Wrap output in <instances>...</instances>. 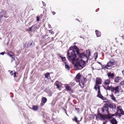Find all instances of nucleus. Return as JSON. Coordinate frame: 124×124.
Masks as SVG:
<instances>
[{
  "mask_svg": "<svg viewBox=\"0 0 124 124\" xmlns=\"http://www.w3.org/2000/svg\"><path fill=\"white\" fill-rule=\"evenodd\" d=\"M73 51L76 52L77 56L80 58H85L87 60L88 59L86 56V54L84 52L81 53L80 52V50L76 46H71L69 48V50L68 51V52H70Z\"/></svg>",
  "mask_w": 124,
  "mask_h": 124,
  "instance_id": "f257e3e1",
  "label": "nucleus"
},
{
  "mask_svg": "<svg viewBox=\"0 0 124 124\" xmlns=\"http://www.w3.org/2000/svg\"><path fill=\"white\" fill-rule=\"evenodd\" d=\"M77 53L73 51L70 52H68L67 55V57L69 60L73 64L74 63L75 61L76 60L77 57Z\"/></svg>",
  "mask_w": 124,
  "mask_h": 124,
  "instance_id": "f03ea898",
  "label": "nucleus"
},
{
  "mask_svg": "<svg viewBox=\"0 0 124 124\" xmlns=\"http://www.w3.org/2000/svg\"><path fill=\"white\" fill-rule=\"evenodd\" d=\"M86 56L88 59L87 60L85 58H81L83 60L79 61L78 63L75 64V66L77 70H81L84 67L85 64V61H87L88 60V57L87 55Z\"/></svg>",
  "mask_w": 124,
  "mask_h": 124,
  "instance_id": "7ed1b4c3",
  "label": "nucleus"
},
{
  "mask_svg": "<svg viewBox=\"0 0 124 124\" xmlns=\"http://www.w3.org/2000/svg\"><path fill=\"white\" fill-rule=\"evenodd\" d=\"M113 116H114L113 115H111L110 114L103 115L98 112L97 115L96 116V117L97 118H98L100 120H105L106 119H110Z\"/></svg>",
  "mask_w": 124,
  "mask_h": 124,
  "instance_id": "20e7f679",
  "label": "nucleus"
},
{
  "mask_svg": "<svg viewBox=\"0 0 124 124\" xmlns=\"http://www.w3.org/2000/svg\"><path fill=\"white\" fill-rule=\"evenodd\" d=\"M102 79L100 77H97L96 78L95 84L94 87V89L97 91V88H100V85L102 84Z\"/></svg>",
  "mask_w": 124,
  "mask_h": 124,
  "instance_id": "39448f33",
  "label": "nucleus"
},
{
  "mask_svg": "<svg viewBox=\"0 0 124 124\" xmlns=\"http://www.w3.org/2000/svg\"><path fill=\"white\" fill-rule=\"evenodd\" d=\"M120 87L119 86L114 87L111 85L110 86V87L108 88V90H110L114 94H116L120 92L119 88Z\"/></svg>",
  "mask_w": 124,
  "mask_h": 124,
  "instance_id": "423d86ee",
  "label": "nucleus"
},
{
  "mask_svg": "<svg viewBox=\"0 0 124 124\" xmlns=\"http://www.w3.org/2000/svg\"><path fill=\"white\" fill-rule=\"evenodd\" d=\"M110 82L109 79H106L104 81L103 86L106 90H108V88L110 87V86H109L108 85L110 84Z\"/></svg>",
  "mask_w": 124,
  "mask_h": 124,
  "instance_id": "0eeeda50",
  "label": "nucleus"
},
{
  "mask_svg": "<svg viewBox=\"0 0 124 124\" xmlns=\"http://www.w3.org/2000/svg\"><path fill=\"white\" fill-rule=\"evenodd\" d=\"M7 16V14L5 11H2L0 13V23L4 20V18Z\"/></svg>",
  "mask_w": 124,
  "mask_h": 124,
  "instance_id": "6e6552de",
  "label": "nucleus"
},
{
  "mask_svg": "<svg viewBox=\"0 0 124 124\" xmlns=\"http://www.w3.org/2000/svg\"><path fill=\"white\" fill-rule=\"evenodd\" d=\"M108 106V104H107L106 103L104 104L103 107L101 108V111L103 113H104L106 111L108 114H109V111Z\"/></svg>",
  "mask_w": 124,
  "mask_h": 124,
  "instance_id": "1a4fd4ad",
  "label": "nucleus"
},
{
  "mask_svg": "<svg viewBox=\"0 0 124 124\" xmlns=\"http://www.w3.org/2000/svg\"><path fill=\"white\" fill-rule=\"evenodd\" d=\"M114 62L110 61L108 62L107 63L106 65H105L104 68L107 69H109L113 66L114 64Z\"/></svg>",
  "mask_w": 124,
  "mask_h": 124,
  "instance_id": "9d476101",
  "label": "nucleus"
},
{
  "mask_svg": "<svg viewBox=\"0 0 124 124\" xmlns=\"http://www.w3.org/2000/svg\"><path fill=\"white\" fill-rule=\"evenodd\" d=\"M117 108V111L116 113H118L119 115L122 114L124 115V112L123 111V110L121 108V107L120 106H118Z\"/></svg>",
  "mask_w": 124,
  "mask_h": 124,
  "instance_id": "9b49d317",
  "label": "nucleus"
},
{
  "mask_svg": "<svg viewBox=\"0 0 124 124\" xmlns=\"http://www.w3.org/2000/svg\"><path fill=\"white\" fill-rule=\"evenodd\" d=\"M107 104H108V108L110 107L111 108H112L113 109H115L116 108V106L115 104L114 103H111L110 104L109 102H107L106 103Z\"/></svg>",
  "mask_w": 124,
  "mask_h": 124,
  "instance_id": "f8f14e48",
  "label": "nucleus"
},
{
  "mask_svg": "<svg viewBox=\"0 0 124 124\" xmlns=\"http://www.w3.org/2000/svg\"><path fill=\"white\" fill-rule=\"evenodd\" d=\"M81 78L80 74L79 73L78 74L74 79L75 81L76 82H78L80 81V79Z\"/></svg>",
  "mask_w": 124,
  "mask_h": 124,
  "instance_id": "ddd939ff",
  "label": "nucleus"
},
{
  "mask_svg": "<svg viewBox=\"0 0 124 124\" xmlns=\"http://www.w3.org/2000/svg\"><path fill=\"white\" fill-rule=\"evenodd\" d=\"M37 28V26L36 25H34L32 26L29 28L30 31H31L32 30L33 31H35L36 30Z\"/></svg>",
  "mask_w": 124,
  "mask_h": 124,
  "instance_id": "4468645a",
  "label": "nucleus"
},
{
  "mask_svg": "<svg viewBox=\"0 0 124 124\" xmlns=\"http://www.w3.org/2000/svg\"><path fill=\"white\" fill-rule=\"evenodd\" d=\"M108 77L109 78L113 79L114 77V74L113 73H111V72L108 73L107 74Z\"/></svg>",
  "mask_w": 124,
  "mask_h": 124,
  "instance_id": "2eb2a0df",
  "label": "nucleus"
},
{
  "mask_svg": "<svg viewBox=\"0 0 124 124\" xmlns=\"http://www.w3.org/2000/svg\"><path fill=\"white\" fill-rule=\"evenodd\" d=\"M112 124H117V122L116 120L114 118H112L111 120Z\"/></svg>",
  "mask_w": 124,
  "mask_h": 124,
  "instance_id": "dca6fc26",
  "label": "nucleus"
},
{
  "mask_svg": "<svg viewBox=\"0 0 124 124\" xmlns=\"http://www.w3.org/2000/svg\"><path fill=\"white\" fill-rule=\"evenodd\" d=\"M97 90H98V92L97 96L100 98L101 97V96H102V95L101 94L100 88H97Z\"/></svg>",
  "mask_w": 124,
  "mask_h": 124,
  "instance_id": "f3484780",
  "label": "nucleus"
},
{
  "mask_svg": "<svg viewBox=\"0 0 124 124\" xmlns=\"http://www.w3.org/2000/svg\"><path fill=\"white\" fill-rule=\"evenodd\" d=\"M13 53L12 52H10L8 53V55L10 57H11L12 59L11 60V62H12L13 60H14V59L12 57V55H13Z\"/></svg>",
  "mask_w": 124,
  "mask_h": 124,
  "instance_id": "a211bd4d",
  "label": "nucleus"
},
{
  "mask_svg": "<svg viewBox=\"0 0 124 124\" xmlns=\"http://www.w3.org/2000/svg\"><path fill=\"white\" fill-rule=\"evenodd\" d=\"M95 32L97 37H100L101 36V33L99 31L96 30L95 31Z\"/></svg>",
  "mask_w": 124,
  "mask_h": 124,
  "instance_id": "6ab92c4d",
  "label": "nucleus"
},
{
  "mask_svg": "<svg viewBox=\"0 0 124 124\" xmlns=\"http://www.w3.org/2000/svg\"><path fill=\"white\" fill-rule=\"evenodd\" d=\"M10 73L11 75H13V76L15 78L16 77V72L12 71L10 72Z\"/></svg>",
  "mask_w": 124,
  "mask_h": 124,
  "instance_id": "aec40b11",
  "label": "nucleus"
},
{
  "mask_svg": "<svg viewBox=\"0 0 124 124\" xmlns=\"http://www.w3.org/2000/svg\"><path fill=\"white\" fill-rule=\"evenodd\" d=\"M65 89L67 91H71L72 89L68 85L65 86Z\"/></svg>",
  "mask_w": 124,
  "mask_h": 124,
  "instance_id": "412c9836",
  "label": "nucleus"
},
{
  "mask_svg": "<svg viewBox=\"0 0 124 124\" xmlns=\"http://www.w3.org/2000/svg\"><path fill=\"white\" fill-rule=\"evenodd\" d=\"M111 99L115 101H116V99L113 94L110 95Z\"/></svg>",
  "mask_w": 124,
  "mask_h": 124,
  "instance_id": "4be33fe9",
  "label": "nucleus"
},
{
  "mask_svg": "<svg viewBox=\"0 0 124 124\" xmlns=\"http://www.w3.org/2000/svg\"><path fill=\"white\" fill-rule=\"evenodd\" d=\"M42 101L43 103H45L47 101V99L46 98L43 97L42 99Z\"/></svg>",
  "mask_w": 124,
  "mask_h": 124,
  "instance_id": "5701e85b",
  "label": "nucleus"
},
{
  "mask_svg": "<svg viewBox=\"0 0 124 124\" xmlns=\"http://www.w3.org/2000/svg\"><path fill=\"white\" fill-rule=\"evenodd\" d=\"M120 78L118 77H116L115 78L114 80V81L116 83H118L119 82V80H120Z\"/></svg>",
  "mask_w": 124,
  "mask_h": 124,
  "instance_id": "b1692460",
  "label": "nucleus"
},
{
  "mask_svg": "<svg viewBox=\"0 0 124 124\" xmlns=\"http://www.w3.org/2000/svg\"><path fill=\"white\" fill-rule=\"evenodd\" d=\"M65 68L67 69L68 70H69L70 69V67L68 64L66 63V62H65Z\"/></svg>",
  "mask_w": 124,
  "mask_h": 124,
  "instance_id": "393cba45",
  "label": "nucleus"
},
{
  "mask_svg": "<svg viewBox=\"0 0 124 124\" xmlns=\"http://www.w3.org/2000/svg\"><path fill=\"white\" fill-rule=\"evenodd\" d=\"M38 107L36 106H33L32 108V109L35 111L37 110L38 109Z\"/></svg>",
  "mask_w": 124,
  "mask_h": 124,
  "instance_id": "a878e982",
  "label": "nucleus"
},
{
  "mask_svg": "<svg viewBox=\"0 0 124 124\" xmlns=\"http://www.w3.org/2000/svg\"><path fill=\"white\" fill-rule=\"evenodd\" d=\"M58 82L56 81L55 83V85L57 86V88L59 89L60 88V86L59 84H58Z\"/></svg>",
  "mask_w": 124,
  "mask_h": 124,
  "instance_id": "bb28decb",
  "label": "nucleus"
},
{
  "mask_svg": "<svg viewBox=\"0 0 124 124\" xmlns=\"http://www.w3.org/2000/svg\"><path fill=\"white\" fill-rule=\"evenodd\" d=\"M86 53L88 56L89 58L91 55V52L90 50L89 49L86 50Z\"/></svg>",
  "mask_w": 124,
  "mask_h": 124,
  "instance_id": "cd10ccee",
  "label": "nucleus"
},
{
  "mask_svg": "<svg viewBox=\"0 0 124 124\" xmlns=\"http://www.w3.org/2000/svg\"><path fill=\"white\" fill-rule=\"evenodd\" d=\"M45 78H48L49 76H50V74L48 72L46 73L45 74Z\"/></svg>",
  "mask_w": 124,
  "mask_h": 124,
  "instance_id": "c85d7f7f",
  "label": "nucleus"
},
{
  "mask_svg": "<svg viewBox=\"0 0 124 124\" xmlns=\"http://www.w3.org/2000/svg\"><path fill=\"white\" fill-rule=\"evenodd\" d=\"M72 120L73 121H75L78 124V119L77 117L75 116L74 117V119H73Z\"/></svg>",
  "mask_w": 124,
  "mask_h": 124,
  "instance_id": "c756f323",
  "label": "nucleus"
},
{
  "mask_svg": "<svg viewBox=\"0 0 124 124\" xmlns=\"http://www.w3.org/2000/svg\"><path fill=\"white\" fill-rule=\"evenodd\" d=\"M32 42H29L28 44V47H32Z\"/></svg>",
  "mask_w": 124,
  "mask_h": 124,
  "instance_id": "7c9ffc66",
  "label": "nucleus"
},
{
  "mask_svg": "<svg viewBox=\"0 0 124 124\" xmlns=\"http://www.w3.org/2000/svg\"><path fill=\"white\" fill-rule=\"evenodd\" d=\"M49 31L52 34H53L54 33V32L52 31V29L49 30Z\"/></svg>",
  "mask_w": 124,
  "mask_h": 124,
  "instance_id": "2f4dec72",
  "label": "nucleus"
},
{
  "mask_svg": "<svg viewBox=\"0 0 124 124\" xmlns=\"http://www.w3.org/2000/svg\"><path fill=\"white\" fill-rule=\"evenodd\" d=\"M100 98L101 99L103 100H106V98L104 97L103 96H101V97Z\"/></svg>",
  "mask_w": 124,
  "mask_h": 124,
  "instance_id": "473e14b6",
  "label": "nucleus"
},
{
  "mask_svg": "<svg viewBox=\"0 0 124 124\" xmlns=\"http://www.w3.org/2000/svg\"><path fill=\"white\" fill-rule=\"evenodd\" d=\"M47 36V35H45L44 36L43 35L41 37V38L42 39H45L46 38V36Z\"/></svg>",
  "mask_w": 124,
  "mask_h": 124,
  "instance_id": "72a5a7b5",
  "label": "nucleus"
},
{
  "mask_svg": "<svg viewBox=\"0 0 124 124\" xmlns=\"http://www.w3.org/2000/svg\"><path fill=\"white\" fill-rule=\"evenodd\" d=\"M120 26L121 27V28H122L123 27H124V22L122 24H120Z\"/></svg>",
  "mask_w": 124,
  "mask_h": 124,
  "instance_id": "f704fd0d",
  "label": "nucleus"
},
{
  "mask_svg": "<svg viewBox=\"0 0 124 124\" xmlns=\"http://www.w3.org/2000/svg\"><path fill=\"white\" fill-rule=\"evenodd\" d=\"M36 18H37V21H39L40 20L39 17L38 16H37L36 17Z\"/></svg>",
  "mask_w": 124,
  "mask_h": 124,
  "instance_id": "c9c22d12",
  "label": "nucleus"
},
{
  "mask_svg": "<svg viewBox=\"0 0 124 124\" xmlns=\"http://www.w3.org/2000/svg\"><path fill=\"white\" fill-rule=\"evenodd\" d=\"M120 84V85H124V80L121 82Z\"/></svg>",
  "mask_w": 124,
  "mask_h": 124,
  "instance_id": "e433bc0d",
  "label": "nucleus"
},
{
  "mask_svg": "<svg viewBox=\"0 0 124 124\" xmlns=\"http://www.w3.org/2000/svg\"><path fill=\"white\" fill-rule=\"evenodd\" d=\"M62 61H65L66 60L65 57H62Z\"/></svg>",
  "mask_w": 124,
  "mask_h": 124,
  "instance_id": "4c0bfd02",
  "label": "nucleus"
},
{
  "mask_svg": "<svg viewBox=\"0 0 124 124\" xmlns=\"http://www.w3.org/2000/svg\"><path fill=\"white\" fill-rule=\"evenodd\" d=\"M75 109L77 111H78V112H79V108L76 107L75 108Z\"/></svg>",
  "mask_w": 124,
  "mask_h": 124,
  "instance_id": "58836bf2",
  "label": "nucleus"
},
{
  "mask_svg": "<svg viewBox=\"0 0 124 124\" xmlns=\"http://www.w3.org/2000/svg\"><path fill=\"white\" fill-rule=\"evenodd\" d=\"M52 13L54 15L56 13L54 11L52 12Z\"/></svg>",
  "mask_w": 124,
  "mask_h": 124,
  "instance_id": "ea45409f",
  "label": "nucleus"
},
{
  "mask_svg": "<svg viewBox=\"0 0 124 124\" xmlns=\"http://www.w3.org/2000/svg\"><path fill=\"white\" fill-rule=\"evenodd\" d=\"M48 26L49 28H52V27H51V25H50V24H48Z\"/></svg>",
  "mask_w": 124,
  "mask_h": 124,
  "instance_id": "a19ab883",
  "label": "nucleus"
},
{
  "mask_svg": "<svg viewBox=\"0 0 124 124\" xmlns=\"http://www.w3.org/2000/svg\"><path fill=\"white\" fill-rule=\"evenodd\" d=\"M82 83V84H83V86H81V87L82 88H83V87H84V84H83ZM79 84H80V86H81V84H80V83H79Z\"/></svg>",
  "mask_w": 124,
  "mask_h": 124,
  "instance_id": "79ce46f5",
  "label": "nucleus"
},
{
  "mask_svg": "<svg viewBox=\"0 0 124 124\" xmlns=\"http://www.w3.org/2000/svg\"><path fill=\"white\" fill-rule=\"evenodd\" d=\"M117 39V38H115L116 41V42H118V40Z\"/></svg>",
  "mask_w": 124,
  "mask_h": 124,
  "instance_id": "37998d69",
  "label": "nucleus"
},
{
  "mask_svg": "<svg viewBox=\"0 0 124 124\" xmlns=\"http://www.w3.org/2000/svg\"><path fill=\"white\" fill-rule=\"evenodd\" d=\"M0 54L2 55H3L4 54V53L3 52H1L0 53Z\"/></svg>",
  "mask_w": 124,
  "mask_h": 124,
  "instance_id": "c03bdc74",
  "label": "nucleus"
},
{
  "mask_svg": "<svg viewBox=\"0 0 124 124\" xmlns=\"http://www.w3.org/2000/svg\"><path fill=\"white\" fill-rule=\"evenodd\" d=\"M122 73H123V74L124 75V70H123L122 71Z\"/></svg>",
  "mask_w": 124,
  "mask_h": 124,
  "instance_id": "a18cd8bd",
  "label": "nucleus"
},
{
  "mask_svg": "<svg viewBox=\"0 0 124 124\" xmlns=\"http://www.w3.org/2000/svg\"><path fill=\"white\" fill-rule=\"evenodd\" d=\"M98 63H99V64H100L101 65H102L101 63V62H98Z\"/></svg>",
  "mask_w": 124,
  "mask_h": 124,
  "instance_id": "49530a36",
  "label": "nucleus"
},
{
  "mask_svg": "<svg viewBox=\"0 0 124 124\" xmlns=\"http://www.w3.org/2000/svg\"><path fill=\"white\" fill-rule=\"evenodd\" d=\"M98 56V55L97 54L96 55V57L95 58V59H96V58H97Z\"/></svg>",
  "mask_w": 124,
  "mask_h": 124,
  "instance_id": "de8ad7c7",
  "label": "nucleus"
},
{
  "mask_svg": "<svg viewBox=\"0 0 124 124\" xmlns=\"http://www.w3.org/2000/svg\"><path fill=\"white\" fill-rule=\"evenodd\" d=\"M122 37H123V39H124V36H122Z\"/></svg>",
  "mask_w": 124,
  "mask_h": 124,
  "instance_id": "09e8293b",
  "label": "nucleus"
},
{
  "mask_svg": "<svg viewBox=\"0 0 124 124\" xmlns=\"http://www.w3.org/2000/svg\"><path fill=\"white\" fill-rule=\"evenodd\" d=\"M103 102H106V103L108 102H107V101H103Z\"/></svg>",
  "mask_w": 124,
  "mask_h": 124,
  "instance_id": "8fccbe9b",
  "label": "nucleus"
},
{
  "mask_svg": "<svg viewBox=\"0 0 124 124\" xmlns=\"http://www.w3.org/2000/svg\"><path fill=\"white\" fill-rule=\"evenodd\" d=\"M52 40H54V38L53 37H52Z\"/></svg>",
  "mask_w": 124,
  "mask_h": 124,
  "instance_id": "3c124183",
  "label": "nucleus"
},
{
  "mask_svg": "<svg viewBox=\"0 0 124 124\" xmlns=\"http://www.w3.org/2000/svg\"><path fill=\"white\" fill-rule=\"evenodd\" d=\"M85 80H87L86 79V78H85L84 79V80L85 81Z\"/></svg>",
  "mask_w": 124,
  "mask_h": 124,
  "instance_id": "603ef678",
  "label": "nucleus"
},
{
  "mask_svg": "<svg viewBox=\"0 0 124 124\" xmlns=\"http://www.w3.org/2000/svg\"><path fill=\"white\" fill-rule=\"evenodd\" d=\"M120 45H122V43H120Z\"/></svg>",
  "mask_w": 124,
  "mask_h": 124,
  "instance_id": "864d4df0",
  "label": "nucleus"
},
{
  "mask_svg": "<svg viewBox=\"0 0 124 124\" xmlns=\"http://www.w3.org/2000/svg\"><path fill=\"white\" fill-rule=\"evenodd\" d=\"M0 39H2L0 37Z\"/></svg>",
  "mask_w": 124,
  "mask_h": 124,
  "instance_id": "5fc2aeb1",
  "label": "nucleus"
},
{
  "mask_svg": "<svg viewBox=\"0 0 124 124\" xmlns=\"http://www.w3.org/2000/svg\"><path fill=\"white\" fill-rule=\"evenodd\" d=\"M103 124H105V123H103Z\"/></svg>",
  "mask_w": 124,
  "mask_h": 124,
  "instance_id": "6e6d98bb",
  "label": "nucleus"
},
{
  "mask_svg": "<svg viewBox=\"0 0 124 124\" xmlns=\"http://www.w3.org/2000/svg\"><path fill=\"white\" fill-rule=\"evenodd\" d=\"M51 95H52V94H51V95H50V96H51Z\"/></svg>",
  "mask_w": 124,
  "mask_h": 124,
  "instance_id": "4d7b16f0",
  "label": "nucleus"
},
{
  "mask_svg": "<svg viewBox=\"0 0 124 124\" xmlns=\"http://www.w3.org/2000/svg\"><path fill=\"white\" fill-rule=\"evenodd\" d=\"M33 10V9H32V10Z\"/></svg>",
  "mask_w": 124,
  "mask_h": 124,
  "instance_id": "13d9d810",
  "label": "nucleus"
},
{
  "mask_svg": "<svg viewBox=\"0 0 124 124\" xmlns=\"http://www.w3.org/2000/svg\"><path fill=\"white\" fill-rule=\"evenodd\" d=\"M10 71V70H9V71Z\"/></svg>",
  "mask_w": 124,
  "mask_h": 124,
  "instance_id": "bf43d9fd",
  "label": "nucleus"
}]
</instances>
